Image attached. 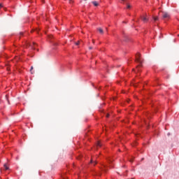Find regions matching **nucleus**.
<instances>
[{"label": "nucleus", "mask_w": 179, "mask_h": 179, "mask_svg": "<svg viewBox=\"0 0 179 179\" xmlns=\"http://www.w3.org/2000/svg\"><path fill=\"white\" fill-rule=\"evenodd\" d=\"M136 62H138V64H140V65H138L137 66V69H138V68H141V66H142V64L143 63V59H142V58L141 57V54H139V53L136 54Z\"/></svg>", "instance_id": "1"}, {"label": "nucleus", "mask_w": 179, "mask_h": 179, "mask_svg": "<svg viewBox=\"0 0 179 179\" xmlns=\"http://www.w3.org/2000/svg\"><path fill=\"white\" fill-rule=\"evenodd\" d=\"M162 18L164 20L170 19V14L169 13L163 12Z\"/></svg>", "instance_id": "2"}, {"label": "nucleus", "mask_w": 179, "mask_h": 179, "mask_svg": "<svg viewBox=\"0 0 179 179\" xmlns=\"http://www.w3.org/2000/svg\"><path fill=\"white\" fill-rule=\"evenodd\" d=\"M141 20H143V22H144V23H146V22L149 20V18H147L146 15L145 16L141 15Z\"/></svg>", "instance_id": "3"}, {"label": "nucleus", "mask_w": 179, "mask_h": 179, "mask_svg": "<svg viewBox=\"0 0 179 179\" xmlns=\"http://www.w3.org/2000/svg\"><path fill=\"white\" fill-rule=\"evenodd\" d=\"M27 45L31 47V48H34V50H36V48H34V46L36 45V43L33 42L32 43H27Z\"/></svg>", "instance_id": "4"}, {"label": "nucleus", "mask_w": 179, "mask_h": 179, "mask_svg": "<svg viewBox=\"0 0 179 179\" xmlns=\"http://www.w3.org/2000/svg\"><path fill=\"white\" fill-rule=\"evenodd\" d=\"M92 3L94 4V6H99V3H97V1H92Z\"/></svg>", "instance_id": "5"}, {"label": "nucleus", "mask_w": 179, "mask_h": 179, "mask_svg": "<svg viewBox=\"0 0 179 179\" xmlns=\"http://www.w3.org/2000/svg\"><path fill=\"white\" fill-rule=\"evenodd\" d=\"M98 31H99V33L101 34H103V33H104V31H103V29H101V28H98Z\"/></svg>", "instance_id": "6"}, {"label": "nucleus", "mask_w": 179, "mask_h": 179, "mask_svg": "<svg viewBox=\"0 0 179 179\" xmlns=\"http://www.w3.org/2000/svg\"><path fill=\"white\" fill-rule=\"evenodd\" d=\"M154 22H157L159 20V17H152Z\"/></svg>", "instance_id": "7"}, {"label": "nucleus", "mask_w": 179, "mask_h": 179, "mask_svg": "<svg viewBox=\"0 0 179 179\" xmlns=\"http://www.w3.org/2000/svg\"><path fill=\"white\" fill-rule=\"evenodd\" d=\"M4 168L6 170H9V167H8L6 164H4Z\"/></svg>", "instance_id": "8"}, {"label": "nucleus", "mask_w": 179, "mask_h": 179, "mask_svg": "<svg viewBox=\"0 0 179 179\" xmlns=\"http://www.w3.org/2000/svg\"><path fill=\"white\" fill-rule=\"evenodd\" d=\"M97 146H101V143H100V141H99L98 143H97Z\"/></svg>", "instance_id": "9"}, {"label": "nucleus", "mask_w": 179, "mask_h": 179, "mask_svg": "<svg viewBox=\"0 0 179 179\" xmlns=\"http://www.w3.org/2000/svg\"><path fill=\"white\" fill-rule=\"evenodd\" d=\"M6 97L7 99V101H8V104H10V103L9 102V99H8V95H6Z\"/></svg>", "instance_id": "10"}, {"label": "nucleus", "mask_w": 179, "mask_h": 179, "mask_svg": "<svg viewBox=\"0 0 179 179\" xmlns=\"http://www.w3.org/2000/svg\"><path fill=\"white\" fill-rule=\"evenodd\" d=\"M129 8H131V5L127 4V9H129Z\"/></svg>", "instance_id": "11"}, {"label": "nucleus", "mask_w": 179, "mask_h": 179, "mask_svg": "<svg viewBox=\"0 0 179 179\" xmlns=\"http://www.w3.org/2000/svg\"><path fill=\"white\" fill-rule=\"evenodd\" d=\"M102 171H104L105 173L107 172V169H102Z\"/></svg>", "instance_id": "12"}, {"label": "nucleus", "mask_w": 179, "mask_h": 179, "mask_svg": "<svg viewBox=\"0 0 179 179\" xmlns=\"http://www.w3.org/2000/svg\"><path fill=\"white\" fill-rule=\"evenodd\" d=\"M32 71H33V66H31V69H30L31 73H32Z\"/></svg>", "instance_id": "13"}, {"label": "nucleus", "mask_w": 179, "mask_h": 179, "mask_svg": "<svg viewBox=\"0 0 179 179\" xmlns=\"http://www.w3.org/2000/svg\"><path fill=\"white\" fill-rule=\"evenodd\" d=\"M108 117H110V115H109V114H107V115H106V117L108 118Z\"/></svg>", "instance_id": "14"}, {"label": "nucleus", "mask_w": 179, "mask_h": 179, "mask_svg": "<svg viewBox=\"0 0 179 179\" xmlns=\"http://www.w3.org/2000/svg\"><path fill=\"white\" fill-rule=\"evenodd\" d=\"M76 45H79V41L76 43Z\"/></svg>", "instance_id": "15"}, {"label": "nucleus", "mask_w": 179, "mask_h": 179, "mask_svg": "<svg viewBox=\"0 0 179 179\" xmlns=\"http://www.w3.org/2000/svg\"><path fill=\"white\" fill-rule=\"evenodd\" d=\"M94 166H96V164H97V162H94Z\"/></svg>", "instance_id": "16"}, {"label": "nucleus", "mask_w": 179, "mask_h": 179, "mask_svg": "<svg viewBox=\"0 0 179 179\" xmlns=\"http://www.w3.org/2000/svg\"><path fill=\"white\" fill-rule=\"evenodd\" d=\"M92 48H92V47H90V48H89L90 50H92Z\"/></svg>", "instance_id": "17"}, {"label": "nucleus", "mask_w": 179, "mask_h": 179, "mask_svg": "<svg viewBox=\"0 0 179 179\" xmlns=\"http://www.w3.org/2000/svg\"><path fill=\"white\" fill-rule=\"evenodd\" d=\"M2 6H3L2 4H0V8H2Z\"/></svg>", "instance_id": "18"}, {"label": "nucleus", "mask_w": 179, "mask_h": 179, "mask_svg": "<svg viewBox=\"0 0 179 179\" xmlns=\"http://www.w3.org/2000/svg\"><path fill=\"white\" fill-rule=\"evenodd\" d=\"M91 163H93V159H91Z\"/></svg>", "instance_id": "19"}, {"label": "nucleus", "mask_w": 179, "mask_h": 179, "mask_svg": "<svg viewBox=\"0 0 179 179\" xmlns=\"http://www.w3.org/2000/svg\"><path fill=\"white\" fill-rule=\"evenodd\" d=\"M92 43H93V44H94V40L92 41Z\"/></svg>", "instance_id": "20"}, {"label": "nucleus", "mask_w": 179, "mask_h": 179, "mask_svg": "<svg viewBox=\"0 0 179 179\" xmlns=\"http://www.w3.org/2000/svg\"><path fill=\"white\" fill-rule=\"evenodd\" d=\"M130 162L132 163L133 160H132V159H130Z\"/></svg>", "instance_id": "21"}, {"label": "nucleus", "mask_w": 179, "mask_h": 179, "mask_svg": "<svg viewBox=\"0 0 179 179\" xmlns=\"http://www.w3.org/2000/svg\"><path fill=\"white\" fill-rule=\"evenodd\" d=\"M8 71H9V68H7Z\"/></svg>", "instance_id": "22"}, {"label": "nucleus", "mask_w": 179, "mask_h": 179, "mask_svg": "<svg viewBox=\"0 0 179 179\" xmlns=\"http://www.w3.org/2000/svg\"><path fill=\"white\" fill-rule=\"evenodd\" d=\"M20 34H23V33H20Z\"/></svg>", "instance_id": "23"}]
</instances>
